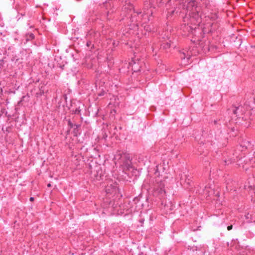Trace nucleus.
I'll list each match as a JSON object with an SVG mask.
<instances>
[{"label":"nucleus","mask_w":255,"mask_h":255,"mask_svg":"<svg viewBox=\"0 0 255 255\" xmlns=\"http://www.w3.org/2000/svg\"><path fill=\"white\" fill-rule=\"evenodd\" d=\"M212 193H213V189L210 187L206 186L204 190V193L207 196H209Z\"/></svg>","instance_id":"9"},{"label":"nucleus","mask_w":255,"mask_h":255,"mask_svg":"<svg viewBox=\"0 0 255 255\" xmlns=\"http://www.w3.org/2000/svg\"><path fill=\"white\" fill-rule=\"evenodd\" d=\"M92 41L90 39H88V40L87 42L86 45L88 47H89L91 45L93 46V45L92 44Z\"/></svg>","instance_id":"14"},{"label":"nucleus","mask_w":255,"mask_h":255,"mask_svg":"<svg viewBox=\"0 0 255 255\" xmlns=\"http://www.w3.org/2000/svg\"><path fill=\"white\" fill-rule=\"evenodd\" d=\"M92 34V33H89L88 35H87V38H89V36Z\"/></svg>","instance_id":"18"},{"label":"nucleus","mask_w":255,"mask_h":255,"mask_svg":"<svg viewBox=\"0 0 255 255\" xmlns=\"http://www.w3.org/2000/svg\"><path fill=\"white\" fill-rule=\"evenodd\" d=\"M232 228H233L232 225L229 226L227 227L228 230L230 231V230H232Z\"/></svg>","instance_id":"16"},{"label":"nucleus","mask_w":255,"mask_h":255,"mask_svg":"<svg viewBox=\"0 0 255 255\" xmlns=\"http://www.w3.org/2000/svg\"><path fill=\"white\" fill-rule=\"evenodd\" d=\"M34 200V198L33 197H30V201H33Z\"/></svg>","instance_id":"17"},{"label":"nucleus","mask_w":255,"mask_h":255,"mask_svg":"<svg viewBox=\"0 0 255 255\" xmlns=\"http://www.w3.org/2000/svg\"><path fill=\"white\" fill-rule=\"evenodd\" d=\"M183 54H184V57H181V58H183L184 59H185V58H187V59H189V58L190 57V55L189 54H188L187 56H185L184 53H183Z\"/></svg>","instance_id":"15"},{"label":"nucleus","mask_w":255,"mask_h":255,"mask_svg":"<svg viewBox=\"0 0 255 255\" xmlns=\"http://www.w3.org/2000/svg\"><path fill=\"white\" fill-rule=\"evenodd\" d=\"M170 43H169L168 42L164 43L162 44V46L164 49L169 48L170 47Z\"/></svg>","instance_id":"12"},{"label":"nucleus","mask_w":255,"mask_h":255,"mask_svg":"<svg viewBox=\"0 0 255 255\" xmlns=\"http://www.w3.org/2000/svg\"><path fill=\"white\" fill-rule=\"evenodd\" d=\"M244 109V108L243 106H240L238 107H233L230 111L232 112L235 117H237V119L242 118L243 120L246 121L247 119L245 116H242L243 115Z\"/></svg>","instance_id":"5"},{"label":"nucleus","mask_w":255,"mask_h":255,"mask_svg":"<svg viewBox=\"0 0 255 255\" xmlns=\"http://www.w3.org/2000/svg\"><path fill=\"white\" fill-rule=\"evenodd\" d=\"M178 176L179 177L177 176L176 178H180L181 185L186 189H189L192 184V181L191 180V178L186 174H181Z\"/></svg>","instance_id":"4"},{"label":"nucleus","mask_w":255,"mask_h":255,"mask_svg":"<svg viewBox=\"0 0 255 255\" xmlns=\"http://www.w3.org/2000/svg\"><path fill=\"white\" fill-rule=\"evenodd\" d=\"M105 190L107 193H111L116 190V188L115 187H112L111 190H110V187L107 186L106 187Z\"/></svg>","instance_id":"11"},{"label":"nucleus","mask_w":255,"mask_h":255,"mask_svg":"<svg viewBox=\"0 0 255 255\" xmlns=\"http://www.w3.org/2000/svg\"><path fill=\"white\" fill-rule=\"evenodd\" d=\"M178 1L180 6L179 8H181V7H182V9H186L187 11V6L188 5V3L186 4V0H169V2H171L172 1Z\"/></svg>","instance_id":"7"},{"label":"nucleus","mask_w":255,"mask_h":255,"mask_svg":"<svg viewBox=\"0 0 255 255\" xmlns=\"http://www.w3.org/2000/svg\"><path fill=\"white\" fill-rule=\"evenodd\" d=\"M51 184H50V183H49V184H48V185H47V186H48V187H51Z\"/></svg>","instance_id":"19"},{"label":"nucleus","mask_w":255,"mask_h":255,"mask_svg":"<svg viewBox=\"0 0 255 255\" xmlns=\"http://www.w3.org/2000/svg\"><path fill=\"white\" fill-rule=\"evenodd\" d=\"M187 9L189 13L188 16L186 15L183 18L185 25H187V29H195L196 27H193L191 25H197L201 22L202 9L200 5H197L195 0L188 2Z\"/></svg>","instance_id":"1"},{"label":"nucleus","mask_w":255,"mask_h":255,"mask_svg":"<svg viewBox=\"0 0 255 255\" xmlns=\"http://www.w3.org/2000/svg\"><path fill=\"white\" fill-rule=\"evenodd\" d=\"M156 183L154 185L153 190L155 194L162 195L165 193L164 183L161 180H156Z\"/></svg>","instance_id":"6"},{"label":"nucleus","mask_w":255,"mask_h":255,"mask_svg":"<svg viewBox=\"0 0 255 255\" xmlns=\"http://www.w3.org/2000/svg\"><path fill=\"white\" fill-rule=\"evenodd\" d=\"M108 208H111L113 209H114L116 208V206H115L114 203L112 201H110L109 203Z\"/></svg>","instance_id":"13"},{"label":"nucleus","mask_w":255,"mask_h":255,"mask_svg":"<svg viewBox=\"0 0 255 255\" xmlns=\"http://www.w3.org/2000/svg\"><path fill=\"white\" fill-rule=\"evenodd\" d=\"M115 162L116 164H119L121 166L125 171L132 168L131 162L128 154L121 153L117 154L115 157Z\"/></svg>","instance_id":"2"},{"label":"nucleus","mask_w":255,"mask_h":255,"mask_svg":"<svg viewBox=\"0 0 255 255\" xmlns=\"http://www.w3.org/2000/svg\"><path fill=\"white\" fill-rule=\"evenodd\" d=\"M133 9V5L129 3L127 5H125L123 7V10H125V11H126L127 12H128V11H131Z\"/></svg>","instance_id":"10"},{"label":"nucleus","mask_w":255,"mask_h":255,"mask_svg":"<svg viewBox=\"0 0 255 255\" xmlns=\"http://www.w3.org/2000/svg\"><path fill=\"white\" fill-rule=\"evenodd\" d=\"M136 61H138V59L135 58V57H134V58H132L131 62L130 63V64L132 65V69L134 70V71H135V72L139 71L140 70L139 68L140 67V66H139V68L137 67L136 63Z\"/></svg>","instance_id":"8"},{"label":"nucleus","mask_w":255,"mask_h":255,"mask_svg":"<svg viewBox=\"0 0 255 255\" xmlns=\"http://www.w3.org/2000/svg\"><path fill=\"white\" fill-rule=\"evenodd\" d=\"M89 172L97 180H100L102 175V171L100 165L96 162L91 161L89 164Z\"/></svg>","instance_id":"3"}]
</instances>
